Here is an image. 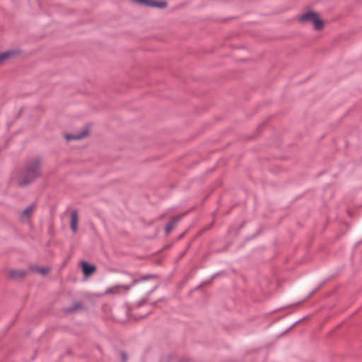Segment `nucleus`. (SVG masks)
<instances>
[{
    "label": "nucleus",
    "mask_w": 362,
    "mask_h": 362,
    "mask_svg": "<svg viewBox=\"0 0 362 362\" xmlns=\"http://www.w3.org/2000/svg\"><path fill=\"white\" fill-rule=\"evenodd\" d=\"M39 175L37 163L29 164L23 169L18 178V182L21 186H25L32 182Z\"/></svg>",
    "instance_id": "1"
},
{
    "label": "nucleus",
    "mask_w": 362,
    "mask_h": 362,
    "mask_svg": "<svg viewBox=\"0 0 362 362\" xmlns=\"http://www.w3.org/2000/svg\"><path fill=\"white\" fill-rule=\"evenodd\" d=\"M298 22L302 24L311 23L313 24L314 28L317 31L322 30L324 28L323 20L320 18L317 12L313 11H309L300 16Z\"/></svg>",
    "instance_id": "2"
},
{
    "label": "nucleus",
    "mask_w": 362,
    "mask_h": 362,
    "mask_svg": "<svg viewBox=\"0 0 362 362\" xmlns=\"http://www.w3.org/2000/svg\"><path fill=\"white\" fill-rule=\"evenodd\" d=\"M35 209L34 204L29 205L26 207L20 214V218L21 221L26 222L31 217Z\"/></svg>",
    "instance_id": "3"
},
{
    "label": "nucleus",
    "mask_w": 362,
    "mask_h": 362,
    "mask_svg": "<svg viewBox=\"0 0 362 362\" xmlns=\"http://www.w3.org/2000/svg\"><path fill=\"white\" fill-rule=\"evenodd\" d=\"M88 135V130L86 129H83L81 132L76 134H67L65 135L66 140H79Z\"/></svg>",
    "instance_id": "4"
},
{
    "label": "nucleus",
    "mask_w": 362,
    "mask_h": 362,
    "mask_svg": "<svg viewBox=\"0 0 362 362\" xmlns=\"http://www.w3.org/2000/svg\"><path fill=\"white\" fill-rule=\"evenodd\" d=\"M78 222V218L76 211H72L71 213L70 218V228L71 230L75 233L77 230V225Z\"/></svg>",
    "instance_id": "5"
},
{
    "label": "nucleus",
    "mask_w": 362,
    "mask_h": 362,
    "mask_svg": "<svg viewBox=\"0 0 362 362\" xmlns=\"http://www.w3.org/2000/svg\"><path fill=\"white\" fill-rule=\"evenodd\" d=\"M180 218V216H176L171 218L170 221L165 226V231L167 233H170L174 228L175 226Z\"/></svg>",
    "instance_id": "6"
},
{
    "label": "nucleus",
    "mask_w": 362,
    "mask_h": 362,
    "mask_svg": "<svg viewBox=\"0 0 362 362\" xmlns=\"http://www.w3.org/2000/svg\"><path fill=\"white\" fill-rule=\"evenodd\" d=\"M81 266L85 276L90 275L95 269V267L93 265L88 264L86 262H83Z\"/></svg>",
    "instance_id": "7"
},
{
    "label": "nucleus",
    "mask_w": 362,
    "mask_h": 362,
    "mask_svg": "<svg viewBox=\"0 0 362 362\" xmlns=\"http://www.w3.org/2000/svg\"><path fill=\"white\" fill-rule=\"evenodd\" d=\"M16 52L13 50L6 51L3 53H0V64L4 62L6 59L14 56Z\"/></svg>",
    "instance_id": "8"
},
{
    "label": "nucleus",
    "mask_w": 362,
    "mask_h": 362,
    "mask_svg": "<svg viewBox=\"0 0 362 362\" xmlns=\"http://www.w3.org/2000/svg\"><path fill=\"white\" fill-rule=\"evenodd\" d=\"M26 272L23 270H12L10 272V276L13 278H21L25 275Z\"/></svg>",
    "instance_id": "9"
},
{
    "label": "nucleus",
    "mask_w": 362,
    "mask_h": 362,
    "mask_svg": "<svg viewBox=\"0 0 362 362\" xmlns=\"http://www.w3.org/2000/svg\"><path fill=\"white\" fill-rule=\"evenodd\" d=\"M149 6L158 7V8H164L166 6V3L165 1H148V5Z\"/></svg>",
    "instance_id": "10"
},
{
    "label": "nucleus",
    "mask_w": 362,
    "mask_h": 362,
    "mask_svg": "<svg viewBox=\"0 0 362 362\" xmlns=\"http://www.w3.org/2000/svg\"><path fill=\"white\" fill-rule=\"evenodd\" d=\"M32 270L37 272L42 275H45L46 274H47V272L49 271L48 268H45H45L33 267V268H32Z\"/></svg>",
    "instance_id": "11"
},
{
    "label": "nucleus",
    "mask_w": 362,
    "mask_h": 362,
    "mask_svg": "<svg viewBox=\"0 0 362 362\" xmlns=\"http://www.w3.org/2000/svg\"><path fill=\"white\" fill-rule=\"evenodd\" d=\"M119 286L110 288L108 290H107V293H118Z\"/></svg>",
    "instance_id": "12"
},
{
    "label": "nucleus",
    "mask_w": 362,
    "mask_h": 362,
    "mask_svg": "<svg viewBox=\"0 0 362 362\" xmlns=\"http://www.w3.org/2000/svg\"><path fill=\"white\" fill-rule=\"evenodd\" d=\"M132 1L137 3L141 5H148V0H132Z\"/></svg>",
    "instance_id": "13"
},
{
    "label": "nucleus",
    "mask_w": 362,
    "mask_h": 362,
    "mask_svg": "<svg viewBox=\"0 0 362 362\" xmlns=\"http://www.w3.org/2000/svg\"><path fill=\"white\" fill-rule=\"evenodd\" d=\"M213 226V223H211L210 225H209L208 226H205V228H204V230H209Z\"/></svg>",
    "instance_id": "14"
},
{
    "label": "nucleus",
    "mask_w": 362,
    "mask_h": 362,
    "mask_svg": "<svg viewBox=\"0 0 362 362\" xmlns=\"http://www.w3.org/2000/svg\"><path fill=\"white\" fill-rule=\"evenodd\" d=\"M122 356L123 361H126V356L124 355V354H122Z\"/></svg>",
    "instance_id": "15"
},
{
    "label": "nucleus",
    "mask_w": 362,
    "mask_h": 362,
    "mask_svg": "<svg viewBox=\"0 0 362 362\" xmlns=\"http://www.w3.org/2000/svg\"><path fill=\"white\" fill-rule=\"evenodd\" d=\"M124 288L126 290H128V289H129L130 286H124Z\"/></svg>",
    "instance_id": "16"
}]
</instances>
